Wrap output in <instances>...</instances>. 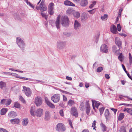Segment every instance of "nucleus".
Masks as SVG:
<instances>
[{
	"mask_svg": "<svg viewBox=\"0 0 132 132\" xmlns=\"http://www.w3.org/2000/svg\"><path fill=\"white\" fill-rule=\"evenodd\" d=\"M122 68L123 69V70H124V71L126 73H127V71H126V69L125 68V66L123 64H122Z\"/></svg>",
	"mask_w": 132,
	"mask_h": 132,
	"instance_id": "052dcab7",
	"label": "nucleus"
},
{
	"mask_svg": "<svg viewBox=\"0 0 132 132\" xmlns=\"http://www.w3.org/2000/svg\"><path fill=\"white\" fill-rule=\"evenodd\" d=\"M4 102L5 105L6 106H8L10 104L11 100L10 99H5Z\"/></svg>",
	"mask_w": 132,
	"mask_h": 132,
	"instance_id": "2f4dec72",
	"label": "nucleus"
},
{
	"mask_svg": "<svg viewBox=\"0 0 132 132\" xmlns=\"http://www.w3.org/2000/svg\"><path fill=\"white\" fill-rule=\"evenodd\" d=\"M81 17V20H86L88 18V15L87 13H84L82 14Z\"/></svg>",
	"mask_w": 132,
	"mask_h": 132,
	"instance_id": "5701e85b",
	"label": "nucleus"
},
{
	"mask_svg": "<svg viewBox=\"0 0 132 132\" xmlns=\"http://www.w3.org/2000/svg\"><path fill=\"white\" fill-rule=\"evenodd\" d=\"M82 132H89V130L87 129H84L83 130Z\"/></svg>",
	"mask_w": 132,
	"mask_h": 132,
	"instance_id": "774afa93",
	"label": "nucleus"
},
{
	"mask_svg": "<svg viewBox=\"0 0 132 132\" xmlns=\"http://www.w3.org/2000/svg\"><path fill=\"white\" fill-rule=\"evenodd\" d=\"M117 27V28L118 30L119 31H120L121 28L120 24H118Z\"/></svg>",
	"mask_w": 132,
	"mask_h": 132,
	"instance_id": "603ef678",
	"label": "nucleus"
},
{
	"mask_svg": "<svg viewBox=\"0 0 132 132\" xmlns=\"http://www.w3.org/2000/svg\"><path fill=\"white\" fill-rule=\"evenodd\" d=\"M113 51V52H115V53H116L117 52H119L120 48L118 50H117V47L115 46H114L112 47Z\"/></svg>",
	"mask_w": 132,
	"mask_h": 132,
	"instance_id": "e433bc0d",
	"label": "nucleus"
},
{
	"mask_svg": "<svg viewBox=\"0 0 132 132\" xmlns=\"http://www.w3.org/2000/svg\"><path fill=\"white\" fill-rule=\"evenodd\" d=\"M103 70V68L102 67H99L97 68V71L98 72H100L102 71Z\"/></svg>",
	"mask_w": 132,
	"mask_h": 132,
	"instance_id": "8fccbe9b",
	"label": "nucleus"
},
{
	"mask_svg": "<svg viewBox=\"0 0 132 132\" xmlns=\"http://www.w3.org/2000/svg\"><path fill=\"white\" fill-rule=\"evenodd\" d=\"M84 103H81L80 106V108L81 110L83 111L84 110Z\"/></svg>",
	"mask_w": 132,
	"mask_h": 132,
	"instance_id": "de8ad7c7",
	"label": "nucleus"
},
{
	"mask_svg": "<svg viewBox=\"0 0 132 132\" xmlns=\"http://www.w3.org/2000/svg\"><path fill=\"white\" fill-rule=\"evenodd\" d=\"M87 0H81L80 3L81 5L82 6H85L88 4Z\"/></svg>",
	"mask_w": 132,
	"mask_h": 132,
	"instance_id": "b1692460",
	"label": "nucleus"
},
{
	"mask_svg": "<svg viewBox=\"0 0 132 132\" xmlns=\"http://www.w3.org/2000/svg\"><path fill=\"white\" fill-rule=\"evenodd\" d=\"M71 113L74 116L77 117L78 113L75 107H72L71 109Z\"/></svg>",
	"mask_w": 132,
	"mask_h": 132,
	"instance_id": "f8f14e48",
	"label": "nucleus"
},
{
	"mask_svg": "<svg viewBox=\"0 0 132 132\" xmlns=\"http://www.w3.org/2000/svg\"><path fill=\"white\" fill-rule=\"evenodd\" d=\"M54 4L52 3H50L48 6V9H54L53 6Z\"/></svg>",
	"mask_w": 132,
	"mask_h": 132,
	"instance_id": "37998d69",
	"label": "nucleus"
},
{
	"mask_svg": "<svg viewBox=\"0 0 132 132\" xmlns=\"http://www.w3.org/2000/svg\"><path fill=\"white\" fill-rule=\"evenodd\" d=\"M42 103V100L41 97H37L35 98V103L37 106H38L40 105Z\"/></svg>",
	"mask_w": 132,
	"mask_h": 132,
	"instance_id": "423d86ee",
	"label": "nucleus"
},
{
	"mask_svg": "<svg viewBox=\"0 0 132 132\" xmlns=\"http://www.w3.org/2000/svg\"><path fill=\"white\" fill-rule=\"evenodd\" d=\"M6 83L3 81H0V88L2 89L5 88L6 87Z\"/></svg>",
	"mask_w": 132,
	"mask_h": 132,
	"instance_id": "393cba45",
	"label": "nucleus"
},
{
	"mask_svg": "<svg viewBox=\"0 0 132 132\" xmlns=\"http://www.w3.org/2000/svg\"><path fill=\"white\" fill-rule=\"evenodd\" d=\"M111 110H112L113 111L114 113L115 114H116V112L117 111V109H114L113 108H111Z\"/></svg>",
	"mask_w": 132,
	"mask_h": 132,
	"instance_id": "e2e57ef3",
	"label": "nucleus"
},
{
	"mask_svg": "<svg viewBox=\"0 0 132 132\" xmlns=\"http://www.w3.org/2000/svg\"><path fill=\"white\" fill-rule=\"evenodd\" d=\"M120 132H126L125 128L124 126H122L120 130Z\"/></svg>",
	"mask_w": 132,
	"mask_h": 132,
	"instance_id": "a19ab883",
	"label": "nucleus"
},
{
	"mask_svg": "<svg viewBox=\"0 0 132 132\" xmlns=\"http://www.w3.org/2000/svg\"><path fill=\"white\" fill-rule=\"evenodd\" d=\"M59 113L60 115L62 117L64 116L63 112L62 110H61L59 111Z\"/></svg>",
	"mask_w": 132,
	"mask_h": 132,
	"instance_id": "6e6d98bb",
	"label": "nucleus"
},
{
	"mask_svg": "<svg viewBox=\"0 0 132 132\" xmlns=\"http://www.w3.org/2000/svg\"><path fill=\"white\" fill-rule=\"evenodd\" d=\"M108 16L107 15L104 14L103 16L101 17V19L103 21L106 20L108 18Z\"/></svg>",
	"mask_w": 132,
	"mask_h": 132,
	"instance_id": "c9c22d12",
	"label": "nucleus"
},
{
	"mask_svg": "<svg viewBox=\"0 0 132 132\" xmlns=\"http://www.w3.org/2000/svg\"><path fill=\"white\" fill-rule=\"evenodd\" d=\"M63 34L65 36L68 37L70 36L71 35V33L69 32H64L63 33Z\"/></svg>",
	"mask_w": 132,
	"mask_h": 132,
	"instance_id": "3c124183",
	"label": "nucleus"
},
{
	"mask_svg": "<svg viewBox=\"0 0 132 132\" xmlns=\"http://www.w3.org/2000/svg\"><path fill=\"white\" fill-rule=\"evenodd\" d=\"M25 1L26 2V3L27 4L29 5L31 7L33 8L34 9V6H33L32 4L30 3L29 2H28V0H25Z\"/></svg>",
	"mask_w": 132,
	"mask_h": 132,
	"instance_id": "c03bdc74",
	"label": "nucleus"
},
{
	"mask_svg": "<svg viewBox=\"0 0 132 132\" xmlns=\"http://www.w3.org/2000/svg\"><path fill=\"white\" fill-rule=\"evenodd\" d=\"M43 111L42 109L39 108L37 109L35 112V115L37 117H41L43 114Z\"/></svg>",
	"mask_w": 132,
	"mask_h": 132,
	"instance_id": "6e6552de",
	"label": "nucleus"
},
{
	"mask_svg": "<svg viewBox=\"0 0 132 132\" xmlns=\"http://www.w3.org/2000/svg\"><path fill=\"white\" fill-rule=\"evenodd\" d=\"M8 110L6 108H3L1 110L0 114L1 115H4Z\"/></svg>",
	"mask_w": 132,
	"mask_h": 132,
	"instance_id": "cd10ccee",
	"label": "nucleus"
},
{
	"mask_svg": "<svg viewBox=\"0 0 132 132\" xmlns=\"http://www.w3.org/2000/svg\"><path fill=\"white\" fill-rule=\"evenodd\" d=\"M51 98V100L54 103H57L60 100V96L59 94H55L52 96Z\"/></svg>",
	"mask_w": 132,
	"mask_h": 132,
	"instance_id": "20e7f679",
	"label": "nucleus"
},
{
	"mask_svg": "<svg viewBox=\"0 0 132 132\" xmlns=\"http://www.w3.org/2000/svg\"><path fill=\"white\" fill-rule=\"evenodd\" d=\"M19 78H20V79H23V80H30V81H32V79H30V78H28L22 77H19Z\"/></svg>",
	"mask_w": 132,
	"mask_h": 132,
	"instance_id": "09e8293b",
	"label": "nucleus"
},
{
	"mask_svg": "<svg viewBox=\"0 0 132 132\" xmlns=\"http://www.w3.org/2000/svg\"><path fill=\"white\" fill-rule=\"evenodd\" d=\"M16 116V112L13 111H11L9 112L8 114V117L10 118H13Z\"/></svg>",
	"mask_w": 132,
	"mask_h": 132,
	"instance_id": "f3484780",
	"label": "nucleus"
},
{
	"mask_svg": "<svg viewBox=\"0 0 132 132\" xmlns=\"http://www.w3.org/2000/svg\"><path fill=\"white\" fill-rule=\"evenodd\" d=\"M66 78L67 79L69 80H72L71 77L68 76H66Z\"/></svg>",
	"mask_w": 132,
	"mask_h": 132,
	"instance_id": "0e129e2a",
	"label": "nucleus"
},
{
	"mask_svg": "<svg viewBox=\"0 0 132 132\" xmlns=\"http://www.w3.org/2000/svg\"><path fill=\"white\" fill-rule=\"evenodd\" d=\"M54 9H48V12L50 15H52L54 13Z\"/></svg>",
	"mask_w": 132,
	"mask_h": 132,
	"instance_id": "58836bf2",
	"label": "nucleus"
},
{
	"mask_svg": "<svg viewBox=\"0 0 132 132\" xmlns=\"http://www.w3.org/2000/svg\"><path fill=\"white\" fill-rule=\"evenodd\" d=\"M64 4L66 6H75L74 4L72 2L68 0H66L64 2Z\"/></svg>",
	"mask_w": 132,
	"mask_h": 132,
	"instance_id": "6ab92c4d",
	"label": "nucleus"
},
{
	"mask_svg": "<svg viewBox=\"0 0 132 132\" xmlns=\"http://www.w3.org/2000/svg\"><path fill=\"white\" fill-rule=\"evenodd\" d=\"M95 123H96V121L94 120L93 122V123H92V127H94L93 129H95Z\"/></svg>",
	"mask_w": 132,
	"mask_h": 132,
	"instance_id": "13d9d810",
	"label": "nucleus"
},
{
	"mask_svg": "<svg viewBox=\"0 0 132 132\" xmlns=\"http://www.w3.org/2000/svg\"><path fill=\"white\" fill-rule=\"evenodd\" d=\"M19 99L23 103H24L25 102V101L24 100L21 96H19Z\"/></svg>",
	"mask_w": 132,
	"mask_h": 132,
	"instance_id": "864d4df0",
	"label": "nucleus"
},
{
	"mask_svg": "<svg viewBox=\"0 0 132 132\" xmlns=\"http://www.w3.org/2000/svg\"><path fill=\"white\" fill-rule=\"evenodd\" d=\"M100 126L102 127V130L103 131H104L106 130V127L105 125L102 123L100 124Z\"/></svg>",
	"mask_w": 132,
	"mask_h": 132,
	"instance_id": "72a5a7b5",
	"label": "nucleus"
},
{
	"mask_svg": "<svg viewBox=\"0 0 132 132\" xmlns=\"http://www.w3.org/2000/svg\"><path fill=\"white\" fill-rule=\"evenodd\" d=\"M14 106L16 108H19L20 106V105L18 103L16 102L14 103Z\"/></svg>",
	"mask_w": 132,
	"mask_h": 132,
	"instance_id": "49530a36",
	"label": "nucleus"
},
{
	"mask_svg": "<svg viewBox=\"0 0 132 132\" xmlns=\"http://www.w3.org/2000/svg\"><path fill=\"white\" fill-rule=\"evenodd\" d=\"M60 16H59L57 17V19L56 20L55 24V26L58 29H60L61 24L60 21Z\"/></svg>",
	"mask_w": 132,
	"mask_h": 132,
	"instance_id": "9b49d317",
	"label": "nucleus"
},
{
	"mask_svg": "<svg viewBox=\"0 0 132 132\" xmlns=\"http://www.w3.org/2000/svg\"><path fill=\"white\" fill-rule=\"evenodd\" d=\"M41 14L43 17L46 20L47 19L48 16L45 13L41 12Z\"/></svg>",
	"mask_w": 132,
	"mask_h": 132,
	"instance_id": "a18cd8bd",
	"label": "nucleus"
},
{
	"mask_svg": "<svg viewBox=\"0 0 132 132\" xmlns=\"http://www.w3.org/2000/svg\"><path fill=\"white\" fill-rule=\"evenodd\" d=\"M85 86L86 88H88L89 87V84L87 82L85 83Z\"/></svg>",
	"mask_w": 132,
	"mask_h": 132,
	"instance_id": "338daca9",
	"label": "nucleus"
},
{
	"mask_svg": "<svg viewBox=\"0 0 132 132\" xmlns=\"http://www.w3.org/2000/svg\"><path fill=\"white\" fill-rule=\"evenodd\" d=\"M72 9L68 8L66 11V13L67 14H73L74 11Z\"/></svg>",
	"mask_w": 132,
	"mask_h": 132,
	"instance_id": "c85d7f7f",
	"label": "nucleus"
},
{
	"mask_svg": "<svg viewBox=\"0 0 132 132\" xmlns=\"http://www.w3.org/2000/svg\"><path fill=\"white\" fill-rule=\"evenodd\" d=\"M86 112L87 115H88L90 112V108L88 101H86Z\"/></svg>",
	"mask_w": 132,
	"mask_h": 132,
	"instance_id": "2eb2a0df",
	"label": "nucleus"
},
{
	"mask_svg": "<svg viewBox=\"0 0 132 132\" xmlns=\"http://www.w3.org/2000/svg\"><path fill=\"white\" fill-rule=\"evenodd\" d=\"M73 14L74 16L77 18H79L80 16V14L78 12L74 11Z\"/></svg>",
	"mask_w": 132,
	"mask_h": 132,
	"instance_id": "7c9ffc66",
	"label": "nucleus"
},
{
	"mask_svg": "<svg viewBox=\"0 0 132 132\" xmlns=\"http://www.w3.org/2000/svg\"><path fill=\"white\" fill-rule=\"evenodd\" d=\"M116 43L119 47V48H120L121 47L122 42L120 41V39L118 37H116L115 38Z\"/></svg>",
	"mask_w": 132,
	"mask_h": 132,
	"instance_id": "aec40b11",
	"label": "nucleus"
},
{
	"mask_svg": "<svg viewBox=\"0 0 132 132\" xmlns=\"http://www.w3.org/2000/svg\"><path fill=\"white\" fill-rule=\"evenodd\" d=\"M124 111L127 112L129 113L130 115H132V109L130 108H125L123 110Z\"/></svg>",
	"mask_w": 132,
	"mask_h": 132,
	"instance_id": "c756f323",
	"label": "nucleus"
},
{
	"mask_svg": "<svg viewBox=\"0 0 132 132\" xmlns=\"http://www.w3.org/2000/svg\"><path fill=\"white\" fill-rule=\"evenodd\" d=\"M101 52L103 53H106L108 51V47L105 44L102 45L100 48Z\"/></svg>",
	"mask_w": 132,
	"mask_h": 132,
	"instance_id": "1a4fd4ad",
	"label": "nucleus"
},
{
	"mask_svg": "<svg viewBox=\"0 0 132 132\" xmlns=\"http://www.w3.org/2000/svg\"><path fill=\"white\" fill-rule=\"evenodd\" d=\"M63 101H67V98L64 95H63Z\"/></svg>",
	"mask_w": 132,
	"mask_h": 132,
	"instance_id": "680f3d73",
	"label": "nucleus"
},
{
	"mask_svg": "<svg viewBox=\"0 0 132 132\" xmlns=\"http://www.w3.org/2000/svg\"><path fill=\"white\" fill-rule=\"evenodd\" d=\"M51 117L50 112L48 111H46L45 112L44 119L46 121L49 120Z\"/></svg>",
	"mask_w": 132,
	"mask_h": 132,
	"instance_id": "4468645a",
	"label": "nucleus"
},
{
	"mask_svg": "<svg viewBox=\"0 0 132 132\" xmlns=\"http://www.w3.org/2000/svg\"><path fill=\"white\" fill-rule=\"evenodd\" d=\"M28 123V120L27 118H24L22 121V124L23 126H26L27 125Z\"/></svg>",
	"mask_w": 132,
	"mask_h": 132,
	"instance_id": "bb28decb",
	"label": "nucleus"
},
{
	"mask_svg": "<svg viewBox=\"0 0 132 132\" xmlns=\"http://www.w3.org/2000/svg\"><path fill=\"white\" fill-rule=\"evenodd\" d=\"M20 121V120L18 118H15L10 120V122L13 125L18 124Z\"/></svg>",
	"mask_w": 132,
	"mask_h": 132,
	"instance_id": "dca6fc26",
	"label": "nucleus"
},
{
	"mask_svg": "<svg viewBox=\"0 0 132 132\" xmlns=\"http://www.w3.org/2000/svg\"><path fill=\"white\" fill-rule=\"evenodd\" d=\"M0 132H8V131L4 129L0 128Z\"/></svg>",
	"mask_w": 132,
	"mask_h": 132,
	"instance_id": "4d7b16f0",
	"label": "nucleus"
},
{
	"mask_svg": "<svg viewBox=\"0 0 132 132\" xmlns=\"http://www.w3.org/2000/svg\"><path fill=\"white\" fill-rule=\"evenodd\" d=\"M41 9L40 10L42 12H43L46 11L47 9V8L46 7H43L42 6L41 7Z\"/></svg>",
	"mask_w": 132,
	"mask_h": 132,
	"instance_id": "5fc2aeb1",
	"label": "nucleus"
},
{
	"mask_svg": "<svg viewBox=\"0 0 132 132\" xmlns=\"http://www.w3.org/2000/svg\"><path fill=\"white\" fill-rule=\"evenodd\" d=\"M74 28L76 30L78 29L81 26V25L79 22L77 20H76L75 21Z\"/></svg>",
	"mask_w": 132,
	"mask_h": 132,
	"instance_id": "4be33fe9",
	"label": "nucleus"
},
{
	"mask_svg": "<svg viewBox=\"0 0 132 132\" xmlns=\"http://www.w3.org/2000/svg\"><path fill=\"white\" fill-rule=\"evenodd\" d=\"M55 129L58 131H64L65 130L64 126L63 124L61 123H58L56 126Z\"/></svg>",
	"mask_w": 132,
	"mask_h": 132,
	"instance_id": "7ed1b4c3",
	"label": "nucleus"
},
{
	"mask_svg": "<svg viewBox=\"0 0 132 132\" xmlns=\"http://www.w3.org/2000/svg\"><path fill=\"white\" fill-rule=\"evenodd\" d=\"M92 106L93 109L94 110L95 109L94 105L95 106V107L98 109L99 106L100 105V104L99 102L95 101L92 100Z\"/></svg>",
	"mask_w": 132,
	"mask_h": 132,
	"instance_id": "a211bd4d",
	"label": "nucleus"
},
{
	"mask_svg": "<svg viewBox=\"0 0 132 132\" xmlns=\"http://www.w3.org/2000/svg\"><path fill=\"white\" fill-rule=\"evenodd\" d=\"M35 108L34 106H32L30 109V113L32 116L34 117L35 116Z\"/></svg>",
	"mask_w": 132,
	"mask_h": 132,
	"instance_id": "a878e982",
	"label": "nucleus"
},
{
	"mask_svg": "<svg viewBox=\"0 0 132 132\" xmlns=\"http://www.w3.org/2000/svg\"><path fill=\"white\" fill-rule=\"evenodd\" d=\"M69 122L70 125L71 127V128H73V127L72 126V123L71 122V121L70 120H69Z\"/></svg>",
	"mask_w": 132,
	"mask_h": 132,
	"instance_id": "bf43d9fd",
	"label": "nucleus"
},
{
	"mask_svg": "<svg viewBox=\"0 0 132 132\" xmlns=\"http://www.w3.org/2000/svg\"><path fill=\"white\" fill-rule=\"evenodd\" d=\"M22 90L24 92L25 94L27 96L29 97L31 95V92L29 88L26 87L25 86H23Z\"/></svg>",
	"mask_w": 132,
	"mask_h": 132,
	"instance_id": "39448f33",
	"label": "nucleus"
},
{
	"mask_svg": "<svg viewBox=\"0 0 132 132\" xmlns=\"http://www.w3.org/2000/svg\"><path fill=\"white\" fill-rule=\"evenodd\" d=\"M65 43L63 42L59 41L57 42V47L59 49H62L64 46Z\"/></svg>",
	"mask_w": 132,
	"mask_h": 132,
	"instance_id": "9d476101",
	"label": "nucleus"
},
{
	"mask_svg": "<svg viewBox=\"0 0 132 132\" xmlns=\"http://www.w3.org/2000/svg\"><path fill=\"white\" fill-rule=\"evenodd\" d=\"M104 109L105 108L104 107L101 108L99 109V111L101 116L103 113Z\"/></svg>",
	"mask_w": 132,
	"mask_h": 132,
	"instance_id": "79ce46f5",
	"label": "nucleus"
},
{
	"mask_svg": "<svg viewBox=\"0 0 132 132\" xmlns=\"http://www.w3.org/2000/svg\"><path fill=\"white\" fill-rule=\"evenodd\" d=\"M110 30L111 32L114 34H116L117 32V30L116 27L114 24L111 26L110 28Z\"/></svg>",
	"mask_w": 132,
	"mask_h": 132,
	"instance_id": "ddd939ff",
	"label": "nucleus"
},
{
	"mask_svg": "<svg viewBox=\"0 0 132 132\" xmlns=\"http://www.w3.org/2000/svg\"><path fill=\"white\" fill-rule=\"evenodd\" d=\"M104 115L106 120H109L110 118V113L108 109H107L105 110Z\"/></svg>",
	"mask_w": 132,
	"mask_h": 132,
	"instance_id": "412c9836",
	"label": "nucleus"
},
{
	"mask_svg": "<svg viewBox=\"0 0 132 132\" xmlns=\"http://www.w3.org/2000/svg\"><path fill=\"white\" fill-rule=\"evenodd\" d=\"M45 103L48 106L52 109L55 108V106L54 105L51 103V102L47 98L45 97Z\"/></svg>",
	"mask_w": 132,
	"mask_h": 132,
	"instance_id": "0eeeda50",
	"label": "nucleus"
},
{
	"mask_svg": "<svg viewBox=\"0 0 132 132\" xmlns=\"http://www.w3.org/2000/svg\"><path fill=\"white\" fill-rule=\"evenodd\" d=\"M61 23L63 27H67L69 25V21L67 16H62L61 19Z\"/></svg>",
	"mask_w": 132,
	"mask_h": 132,
	"instance_id": "f257e3e1",
	"label": "nucleus"
},
{
	"mask_svg": "<svg viewBox=\"0 0 132 132\" xmlns=\"http://www.w3.org/2000/svg\"><path fill=\"white\" fill-rule=\"evenodd\" d=\"M75 104L74 102L73 101L71 100H70L68 103V105L70 106H71Z\"/></svg>",
	"mask_w": 132,
	"mask_h": 132,
	"instance_id": "4c0bfd02",
	"label": "nucleus"
},
{
	"mask_svg": "<svg viewBox=\"0 0 132 132\" xmlns=\"http://www.w3.org/2000/svg\"><path fill=\"white\" fill-rule=\"evenodd\" d=\"M129 62L130 64H132V57L131 54L130 53H129Z\"/></svg>",
	"mask_w": 132,
	"mask_h": 132,
	"instance_id": "ea45409f",
	"label": "nucleus"
},
{
	"mask_svg": "<svg viewBox=\"0 0 132 132\" xmlns=\"http://www.w3.org/2000/svg\"><path fill=\"white\" fill-rule=\"evenodd\" d=\"M5 100V99H3L2 100L1 102V104H5V102H4Z\"/></svg>",
	"mask_w": 132,
	"mask_h": 132,
	"instance_id": "69168bd1",
	"label": "nucleus"
},
{
	"mask_svg": "<svg viewBox=\"0 0 132 132\" xmlns=\"http://www.w3.org/2000/svg\"><path fill=\"white\" fill-rule=\"evenodd\" d=\"M118 59L121 62L123 61L124 59V56L121 53H120L119 55L118 56Z\"/></svg>",
	"mask_w": 132,
	"mask_h": 132,
	"instance_id": "f704fd0d",
	"label": "nucleus"
},
{
	"mask_svg": "<svg viewBox=\"0 0 132 132\" xmlns=\"http://www.w3.org/2000/svg\"><path fill=\"white\" fill-rule=\"evenodd\" d=\"M16 42L18 46L22 50L24 49L25 44L22 39L20 37H17Z\"/></svg>",
	"mask_w": 132,
	"mask_h": 132,
	"instance_id": "f03ea898",
	"label": "nucleus"
},
{
	"mask_svg": "<svg viewBox=\"0 0 132 132\" xmlns=\"http://www.w3.org/2000/svg\"><path fill=\"white\" fill-rule=\"evenodd\" d=\"M124 115L123 113H120L118 117V120L119 121L122 120L124 118Z\"/></svg>",
	"mask_w": 132,
	"mask_h": 132,
	"instance_id": "473e14b6",
	"label": "nucleus"
}]
</instances>
